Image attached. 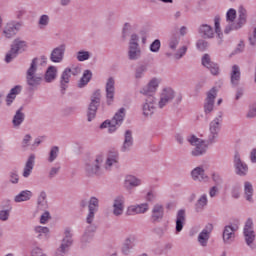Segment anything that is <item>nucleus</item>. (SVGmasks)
Here are the masks:
<instances>
[{
	"label": "nucleus",
	"instance_id": "nucleus-16",
	"mask_svg": "<svg viewBox=\"0 0 256 256\" xmlns=\"http://www.w3.org/2000/svg\"><path fill=\"white\" fill-rule=\"evenodd\" d=\"M239 230L237 225H226L222 233L223 243L225 245H231L235 241V232Z\"/></svg>",
	"mask_w": 256,
	"mask_h": 256
},
{
	"label": "nucleus",
	"instance_id": "nucleus-4",
	"mask_svg": "<svg viewBox=\"0 0 256 256\" xmlns=\"http://www.w3.org/2000/svg\"><path fill=\"white\" fill-rule=\"evenodd\" d=\"M175 101L176 105H179L183 101V94L175 91V89L171 87H165L162 89L160 93V99L158 101L159 109H165L169 103H173Z\"/></svg>",
	"mask_w": 256,
	"mask_h": 256
},
{
	"label": "nucleus",
	"instance_id": "nucleus-57",
	"mask_svg": "<svg viewBox=\"0 0 256 256\" xmlns=\"http://www.w3.org/2000/svg\"><path fill=\"white\" fill-rule=\"evenodd\" d=\"M128 47H139V35L134 33L130 36Z\"/></svg>",
	"mask_w": 256,
	"mask_h": 256
},
{
	"label": "nucleus",
	"instance_id": "nucleus-54",
	"mask_svg": "<svg viewBox=\"0 0 256 256\" xmlns=\"http://www.w3.org/2000/svg\"><path fill=\"white\" fill-rule=\"evenodd\" d=\"M231 195L233 199H239V197H241V186L239 184L232 187Z\"/></svg>",
	"mask_w": 256,
	"mask_h": 256
},
{
	"label": "nucleus",
	"instance_id": "nucleus-47",
	"mask_svg": "<svg viewBox=\"0 0 256 256\" xmlns=\"http://www.w3.org/2000/svg\"><path fill=\"white\" fill-rule=\"evenodd\" d=\"M76 59L80 62L89 61V59H91V52L80 50L76 53Z\"/></svg>",
	"mask_w": 256,
	"mask_h": 256
},
{
	"label": "nucleus",
	"instance_id": "nucleus-44",
	"mask_svg": "<svg viewBox=\"0 0 256 256\" xmlns=\"http://www.w3.org/2000/svg\"><path fill=\"white\" fill-rule=\"evenodd\" d=\"M37 204H38V209H45V207H47V193L45 191L40 192L38 196Z\"/></svg>",
	"mask_w": 256,
	"mask_h": 256
},
{
	"label": "nucleus",
	"instance_id": "nucleus-43",
	"mask_svg": "<svg viewBox=\"0 0 256 256\" xmlns=\"http://www.w3.org/2000/svg\"><path fill=\"white\" fill-rule=\"evenodd\" d=\"M92 77H93V73L91 72V70H85L82 78L80 79L78 87L80 88L85 87V85H87V83L91 81Z\"/></svg>",
	"mask_w": 256,
	"mask_h": 256
},
{
	"label": "nucleus",
	"instance_id": "nucleus-46",
	"mask_svg": "<svg viewBox=\"0 0 256 256\" xmlns=\"http://www.w3.org/2000/svg\"><path fill=\"white\" fill-rule=\"evenodd\" d=\"M214 27H215V33L220 39L219 44H221V39H223V32H221V18H219V16H216L214 18Z\"/></svg>",
	"mask_w": 256,
	"mask_h": 256
},
{
	"label": "nucleus",
	"instance_id": "nucleus-27",
	"mask_svg": "<svg viewBox=\"0 0 256 256\" xmlns=\"http://www.w3.org/2000/svg\"><path fill=\"white\" fill-rule=\"evenodd\" d=\"M198 33L202 39H213L215 37V30L209 24H201L198 27Z\"/></svg>",
	"mask_w": 256,
	"mask_h": 256
},
{
	"label": "nucleus",
	"instance_id": "nucleus-8",
	"mask_svg": "<svg viewBox=\"0 0 256 256\" xmlns=\"http://www.w3.org/2000/svg\"><path fill=\"white\" fill-rule=\"evenodd\" d=\"M221 123H223V112H218L217 116L209 124L208 143H217L219 132L221 131Z\"/></svg>",
	"mask_w": 256,
	"mask_h": 256
},
{
	"label": "nucleus",
	"instance_id": "nucleus-52",
	"mask_svg": "<svg viewBox=\"0 0 256 256\" xmlns=\"http://www.w3.org/2000/svg\"><path fill=\"white\" fill-rule=\"evenodd\" d=\"M35 233L38 237H43V235H49V229L45 226H36L34 228Z\"/></svg>",
	"mask_w": 256,
	"mask_h": 256
},
{
	"label": "nucleus",
	"instance_id": "nucleus-11",
	"mask_svg": "<svg viewBox=\"0 0 256 256\" xmlns=\"http://www.w3.org/2000/svg\"><path fill=\"white\" fill-rule=\"evenodd\" d=\"M73 245V231L71 228H65L64 237L60 247L56 250V256H65L69 253V249Z\"/></svg>",
	"mask_w": 256,
	"mask_h": 256
},
{
	"label": "nucleus",
	"instance_id": "nucleus-14",
	"mask_svg": "<svg viewBox=\"0 0 256 256\" xmlns=\"http://www.w3.org/2000/svg\"><path fill=\"white\" fill-rule=\"evenodd\" d=\"M23 27V22H18V21H11L8 22L2 31L3 37L6 39H13L19 31H21V28Z\"/></svg>",
	"mask_w": 256,
	"mask_h": 256
},
{
	"label": "nucleus",
	"instance_id": "nucleus-23",
	"mask_svg": "<svg viewBox=\"0 0 256 256\" xmlns=\"http://www.w3.org/2000/svg\"><path fill=\"white\" fill-rule=\"evenodd\" d=\"M165 217V208L161 204H155L151 211V221L152 223H161Z\"/></svg>",
	"mask_w": 256,
	"mask_h": 256
},
{
	"label": "nucleus",
	"instance_id": "nucleus-34",
	"mask_svg": "<svg viewBox=\"0 0 256 256\" xmlns=\"http://www.w3.org/2000/svg\"><path fill=\"white\" fill-rule=\"evenodd\" d=\"M141 179L133 175H127L124 179V187L126 189H133V187H140L142 185Z\"/></svg>",
	"mask_w": 256,
	"mask_h": 256
},
{
	"label": "nucleus",
	"instance_id": "nucleus-5",
	"mask_svg": "<svg viewBox=\"0 0 256 256\" xmlns=\"http://www.w3.org/2000/svg\"><path fill=\"white\" fill-rule=\"evenodd\" d=\"M188 143L194 147V149L190 152L192 157H201L207 153V149H209V145H211L208 140L205 141L203 139L198 138L195 135H191L187 137Z\"/></svg>",
	"mask_w": 256,
	"mask_h": 256
},
{
	"label": "nucleus",
	"instance_id": "nucleus-49",
	"mask_svg": "<svg viewBox=\"0 0 256 256\" xmlns=\"http://www.w3.org/2000/svg\"><path fill=\"white\" fill-rule=\"evenodd\" d=\"M49 21H50L49 15L47 14L41 15L38 20L39 29H45L49 25Z\"/></svg>",
	"mask_w": 256,
	"mask_h": 256
},
{
	"label": "nucleus",
	"instance_id": "nucleus-13",
	"mask_svg": "<svg viewBox=\"0 0 256 256\" xmlns=\"http://www.w3.org/2000/svg\"><path fill=\"white\" fill-rule=\"evenodd\" d=\"M103 167L108 172L119 169V152L117 150H110L107 153Z\"/></svg>",
	"mask_w": 256,
	"mask_h": 256
},
{
	"label": "nucleus",
	"instance_id": "nucleus-28",
	"mask_svg": "<svg viewBox=\"0 0 256 256\" xmlns=\"http://www.w3.org/2000/svg\"><path fill=\"white\" fill-rule=\"evenodd\" d=\"M191 177L193 181H199L200 183L203 181H209V176L205 174V169L203 168V166H198L194 168L191 171Z\"/></svg>",
	"mask_w": 256,
	"mask_h": 256
},
{
	"label": "nucleus",
	"instance_id": "nucleus-59",
	"mask_svg": "<svg viewBox=\"0 0 256 256\" xmlns=\"http://www.w3.org/2000/svg\"><path fill=\"white\" fill-rule=\"evenodd\" d=\"M196 47L199 51H205L209 47V42L204 39H200L196 43Z\"/></svg>",
	"mask_w": 256,
	"mask_h": 256
},
{
	"label": "nucleus",
	"instance_id": "nucleus-26",
	"mask_svg": "<svg viewBox=\"0 0 256 256\" xmlns=\"http://www.w3.org/2000/svg\"><path fill=\"white\" fill-rule=\"evenodd\" d=\"M149 211V203L131 205L127 209V215H143Z\"/></svg>",
	"mask_w": 256,
	"mask_h": 256
},
{
	"label": "nucleus",
	"instance_id": "nucleus-64",
	"mask_svg": "<svg viewBox=\"0 0 256 256\" xmlns=\"http://www.w3.org/2000/svg\"><path fill=\"white\" fill-rule=\"evenodd\" d=\"M247 117L248 119H253V117H256V106H254L253 104L250 106Z\"/></svg>",
	"mask_w": 256,
	"mask_h": 256
},
{
	"label": "nucleus",
	"instance_id": "nucleus-50",
	"mask_svg": "<svg viewBox=\"0 0 256 256\" xmlns=\"http://www.w3.org/2000/svg\"><path fill=\"white\" fill-rule=\"evenodd\" d=\"M211 179L216 187H221V185H223V177H221V174L212 172Z\"/></svg>",
	"mask_w": 256,
	"mask_h": 256
},
{
	"label": "nucleus",
	"instance_id": "nucleus-25",
	"mask_svg": "<svg viewBox=\"0 0 256 256\" xmlns=\"http://www.w3.org/2000/svg\"><path fill=\"white\" fill-rule=\"evenodd\" d=\"M112 207L113 216L121 217V215H123V212L125 211V199L123 198V196L116 197L114 199Z\"/></svg>",
	"mask_w": 256,
	"mask_h": 256
},
{
	"label": "nucleus",
	"instance_id": "nucleus-20",
	"mask_svg": "<svg viewBox=\"0 0 256 256\" xmlns=\"http://www.w3.org/2000/svg\"><path fill=\"white\" fill-rule=\"evenodd\" d=\"M215 99H217V89L212 88L208 93L204 102V112L206 115L212 113L215 107Z\"/></svg>",
	"mask_w": 256,
	"mask_h": 256
},
{
	"label": "nucleus",
	"instance_id": "nucleus-33",
	"mask_svg": "<svg viewBox=\"0 0 256 256\" xmlns=\"http://www.w3.org/2000/svg\"><path fill=\"white\" fill-rule=\"evenodd\" d=\"M71 80V68H65V70L62 72L60 77V87L61 92L65 93L67 90V84H69V81Z\"/></svg>",
	"mask_w": 256,
	"mask_h": 256
},
{
	"label": "nucleus",
	"instance_id": "nucleus-37",
	"mask_svg": "<svg viewBox=\"0 0 256 256\" xmlns=\"http://www.w3.org/2000/svg\"><path fill=\"white\" fill-rule=\"evenodd\" d=\"M207 205H209V199L207 198V194L200 195L198 200L195 203L196 213H201L202 211H204Z\"/></svg>",
	"mask_w": 256,
	"mask_h": 256
},
{
	"label": "nucleus",
	"instance_id": "nucleus-56",
	"mask_svg": "<svg viewBox=\"0 0 256 256\" xmlns=\"http://www.w3.org/2000/svg\"><path fill=\"white\" fill-rule=\"evenodd\" d=\"M9 181L10 183H12V185H17V183H19V174L17 173V171L12 170L9 173Z\"/></svg>",
	"mask_w": 256,
	"mask_h": 256
},
{
	"label": "nucleus",
	"instance_id": "nucleus-22",
	"mask_svg": "<svg viewBox=\"0 0 256 256\" xmlns=\"http://www.w3.org/2000/svg\"><path fill=\"white\" fill-rule=\"evenodd\" d=\"M106 103L107 105H113V101H115V79L110 77L106 82Z\"/></svg>",
	"mask_w": 256,
	"mask_h": 256
},
{
	"label": "nucleus",
	"instance_id": "nucleus-60",
	"mask_svg": "<svg viewBox=\"0 0 256 256\" xmlns=\"http://www.w3.org/2000/svg\"><path fill=\"white\" fill-rule=\"evenodd\" d=\"M9 215H11V208L7 210L0 211V221H8Z\"/></svg>",
	"mask_w": 256,
	"mask_h": 256
},
{
	"label": "nucleus",
	"instance_id": "nucleus-32",
	"mask_svg": "<svg viewBox=\"0 0 256 256\" xmlns=\"http://www.w3.org/2000/svg\"><path fill=\"white\" fill-rule=\"evenodd\" d=\"M230 81L233 87H237L239 85V81H241V68L239 65H233L230 73Z\"/></svg>",
	"mask_w": 256,
	"mask_h": 256
},
{
	"label": "nucleus",
	"instance_id": "nucleus-15",
	"mask_svg": "<svg viewBox=\"0 0 256 256\" xmlns=\"http://www.w3.org/2000/svg\"><path fill=\"white\" fill-rule=\"evenodd\" d=\"M159 83H161L159 78H152L147 85L140 89V95H144V97L147 98L155 97V93H157V89L159 88Z\"/></svg>",
	"mask_w": 256,
	"mask_h": 256
},
{
	"label": "nucleus",
	"instance_id": "nucleus-31",
	"mask_svg": "<svg viewBox=\"0 0 256 256\" xmlns=\"http://www.w3.org/2000/svg\"><path fill=\"white\" fill-rule=\"evenodd\" d=\"M133 247H135V236L130 235V236L126 237V239L124 240V242L122 244L121 251H122L123 255H130Z\"/></svg>",
	"mask_w": 256,
	"mask_h": 256
},
{
	"label": "nucleus",
	"instance_id": "nucleus-58",
	"mask_svg": "<svg viewBox=\"0 0 256 256\" xmlns=\"http://www.w3.org/2000/svg\"><path fill=\"white\" fill-rule=\"evenodd\" d=\"M60 171H61V166L51 167L50 171L48 172V179H55V176L59 175Z\"/></svg>",
	"mask_w": 256,
	"mask_h": 256
},
{
	"label": "nucleus",
	"instance_id": "nucleus-7",
	"mask_svg": "<svg viewBox=\"0 0 256 256\" xmlns=\"http://www.w3.org/2000/svg\"><path fill=\"white\" fill-rule=\"evenodd\" d=\"M125 119V108H120L118 112L115 113L112 120H106L100 125V129H107L109 133H115L117 127H121Z\"/></svg>",
	"mask_w": 256,
	"mask_h": 256
},
{
	"label": "nucleus",
	"instance_id": "nucleus-21",
	"mask_svg": "<svg viewBox=\"0 0 256 256\" xmlns=\"http://www.w3.org/2000/svg\"><path fill=\"white\" fill-rule=\"evenodd\" d=\"M213 232V224H207L198 235V243L200 247H207L211 233Z\"/></svg>",
	"mask_w": 256,
	"mask_h": 256
},
{
	"label": "nucleus",
	"instance_id": "nucleus-51",
	"mask_svg": "<svg viewBox=\"0 0 256 256\" xmlns=\"http://www.w3.org/2000/svg\"><path fill=\"white\" fill-rule=\"evenodd\" d=\"M187 46H182L180 47L174 54V59H176V61H179L180 59H183V57H185V55L187 54Z\"/></svg>",
	"mask_w": 256,
	"mask_h": 256
},
{
	"label": "nucleus",
	"instance_id": "nucleus-10",
	"mask_svg": "<svg viewBox=\"0 0 256 256\" xmlns=\"http://www.w3.org/2000/svg\"><path fill=\"white\" fill-rule=\"evenodd\" d=\"M244 241L248 247L254 249V243L256 239L255 234V224L253 223V218H248L244 224L243 228Z\"/></svg>",
	"mask_w": 256,
	"mask_h": 256
},
{
	"label": "nucleus",
	"instance_id": "nucleus-24",
	"mask_svg": "<svg viewBox=\"0 0 256 256\" xmlns=\"http://www.w3.org/2000/svg\"><path fill=\"white\" fill-rule=\"evenodd\" d=\"M202 65L209 69L212 75H219V64L211 61V56L209 54H204L202 57Z\"/></svg>",
	"mask_w": 256,
	"mask_h": 256
},
{
	"label": "nucleus",
	"instance_id": "nucleus-42",
	"mask_svg": "<svg viewBox=\"0 0 256 256\" xmlns=\"http://www.w3.org/2000/svg\"><path fill=\"white\" fill-rule=\"evenodd\" d=\"M33 197V192L29 190H23L18 195L15 196V203H23V201H29Z\"/></svg>",
	"mask_w": 256,
	"mask_h": 256
},
{
	"label": "nucleus",
	"instance_id": "nucleus-53",
	"mask_svg": "<svg viewBox=\"0 0 256 256\" xmlns=\"http://www.w3.org/2000/svg\"><path fill=\"white\" fill-rule=\"evenodd\" d=\"M133 31V25L129 22H126L124 24L123 30H122V37L123 39H126V37Z\"/></svg>",
	"mask_w": 256,
	"mask_h": 256
},
{
	"label": "nucleus",
	"instance_id": "nucleus-62",
	"mask_svg": "<svg viewBox=\"0 0 256 256\" xmlns=\"http://www.w3.org/2000/svg\"><path fill=\"white\" fill-rule=\"evenodd\" d=\"M29 143H31V135L26 134L22 140V148L27 149Z\"/></svg>",
	"mask_w": 256,
	"mask_h": 256
},
{
	"label": "nucleus",
	"instance_id": "nucleus-55",
	"mask_svg": "<svg viewBox=\"0 0 256 256\" xmlns=\"http://www.w3.org/2000/svg\"><path fill=\"white\" fill-rule=\"evenodd\" d=\"M159 49H161V40L156 39L150 45V51L152 53H159Z\"/></svg>",
	"mask_w": 256,
	"mask_h": 256
},
{
	"label": "nucleus",
	"instance_id": "nucleus-17",
	"mask_svg": "<svg viewBox=\"0 0 256 256\" xmlns=\"http://www.w3.org/2000/svg\"><path fill=\"white\" fill-rule=\"evenodd\" d=\"M234 167L236 171V175L240 177H245L247 173H249V166L243 160H241V155L239 152H236L234 155Z\"/></svg>",
	"mask_w": 256,
	"mask_h": 256
},
{
	"label": "nucleus",
	"instance_id": "nucleus-63",
	"mask_svg": "<svg viewBox=\"0 0 256 256\" xmlns=\"http://www.w3.org/2000/svg\"><path fill=\"white\" fill-rule=\"evenodd\" d=\"M165 231L166 229L163 227H155L153 229V233H155V235H158V237H163V235H165Z\"/></svg>",
	"mask_w": 256,
	"mask_h": 256
},
{
	"label": "nucleus",
	"instance_id": "nucleus-3",
	"mask_svg": "<svg viewBox=\"0 0 256 256\" xmlns=\"http://www.w3.org/2000/svg\"><path fill=\"white\" fill-rule=\"evenodd\" d=\"M238 19H237V11L233 8H230L226 13V21L229 23L225 29L224 33L226 35H229L231 31H237L247 23V10L243 8V6L239 7L238 10ZM235 19H237V22H235Z\"/></svg>",
	"mask_w": 256,
	"mask_h": 256
},
{
	"label": "nucleus",
	"instance_id": "nucleus-19",
	"mask_svg": "<svg viewBox=\"0 0 256 256\" xmlns=\"http://www.w3.org/2000/svg\"><path fill=\"white\" fill-rule=\"evenodd\" d=\"M156 105L157 101L155 97L146 98L142 105V113L144 117H151L155 113V110L157 109Z\"/></svg>",
	"mask_w": 256,
	"mask_h": 256
},
{
	"label": "nucleus",
	"instance_id": "nucleus-1",
	"mask_svg": "<svg viewBox=\"0 0 256 256\" xmlns=\"http://www.w3.org/2000/svg\"><path fill=\"white\" fill-rule=\"evenodd\" d=\"M43 77L46 83H53L57 78V67L49 66L45 75H43V73L39 72V58H33L26 71V83L30 91L39 89V85L43 83Z\"/></svg>",
	"mask_w": 256,
	"mask_h": 256
},
{
	"label": "nucleus",
	"instance_id": "nucleus-2",
	"mask_svg": "<svg viewBox=\"0 0 256 256\" xmlns=\"http://www.w3.org/2000/svg\"><path fill=\"white\" fill-rule=\"evenodd\" d=\"M99 211V199L97 197H91L88 202V214L86 216L87 227L84 230L80 238V247L85 249L93 243L95 232L97 231V225L93 224L95 221V213Z\"/></svg>",
	"mask_w": 256,
	"mask_h": 256
},
{
	"label": "nucleus",
	"instance_id": "nucleus-61",
	"mask_svg": "<svg viewBox=\"0 0 256 256\" xmlns=\"http://www.w3.org/2000/svg\"><path fill=\"white\" fill-rule=\"evenodd\" d=\"M49 219H51V214L49 213V211H45L40 217V223L42 225H45V223H47Z\"/></svg>",
	"mask_w": 256,
	"mask_h": 256
},
{
	"label": "nucleus",
	"instance_id": "nucleus-40",
	"mask_svg": "<svg viewBox=\"0 0 256 256\" xmlns=\"http://www.w3.org/2000/svg\"><path fill=\"white\" fill-rule=\"evenodd\" d=\"M179 43H181V36L177 33L171 34L168 39V47L171 51H177V47H179Z\"/></svg>",
	"mask_w": 256,
	"mask_h": 256
},
{
	"label": "nucleus",
	"instance_id": "nucleus-30",
	"mask_svg": "<svg viewBox=\"0 0 256 256\" xmlns=\"http://www.w3.org/2000/svg\"><path fill=\"white\" fill-rule=\"evenodd\" d=\"M133 147V132L131 130H126L124 134V142L121 147V152L126 153V151H131Z\"/></svg>",
	"mask_w": 256,
	"mask_h": 256
},
{
	"label": "nucleus",
	"instance_id": "nucleus-6",
	"mask_svg": "<svg viewBox=\"0 0 256 256\" xmlns=\"http://www.w3.org/2000/svg\"><path fill=\"white\" fill-rule=\"evenodd\" d=\"M103 161H105V157L102 154H98L94 159L86 161L84 164V171L87 177H95V175H99Z\"/></svg>",
	"mask_w": 256,
	"mask_h": 256
},
{
	"label": "nucleus",
	"instance_id": "nucleus-9",
	"mask_svg": "<svg viewBox=\"0 0 256 256\" xmlns=\"http://www.w3.org/2000/svg\"><path fill=\"white\" fill-rule=\"evenodd\" d=\"M101 105V90H96L90 97V104L87 109V121L91 123L97 117V110Z\"/></svg>",
	"mask_w": 256,
	"mask_h": 256
},
{
	"label": "nucleus",
	"instance_id": "nucleus-12",
	"mask_svg": "<svg viewBox=\"0 0 256 256\" xmlns=\"http://www.w3.org/2000/svg\"><path fill=\"white\" fill-rule=\"evenodd\" d=\"M25 47H27V42L17 38L13 41L11 45L10 51L6 54L5 61L6 63H11L19 53L25 51Z\"/></svg>",
	"mask_w": 256,
	"mask_h": 256
},
{
	"label": "nucleus",
	"instance_id": "nucleus-35",
	"mask_svg": "<svg viewBox=\"0 0 256 256\" xmlns=\"http://www.w3.org/2000/svg\"><path fill=\"white\" fill-rule=\"evenodd\" d=\"M33 167H35V154H31L26 161V164L24 166V170L22 173L25 179H27V177H29L31 173H33Z\"/></svg>",
	"mask_w": 256,
	"mask_h": 256
},
{
	"label": "nucleus",
	"instance_id": "nucleus-41",
	"mask_svg": "<svg viewBox=\"0 0 256 256\" xmlns=\"http://www.w3.org/2000/svg\"><path fill=\"white\" fill-rule=\"evenodd\" d=\"M244 197L248 203H253V184L251 182H244Z\"/></svg>",
	"mask_w": 256,
	"mask_h": 256
},
{
	"label": "nucleus",
	"instance_id": "nucleus-39",
	"mask_svg": "<svg viewBox=\"0 0 256 256\" xmlns=\"http://www.w3.org/2000/svg\"><path fill=\"white\" fill-rule=\"evenodd\" d=\"M23 121H25V113H23V107H21L16 111L13 117L12 125L17 129L21 127V124L23 123Z\"/></svg>",
	"mask_w": 256,
	"mask_h": 256
},
{
	"label": "nucleus",
	"instance_id": "nucleus-29",
	"mask_svg": "<svg viewBox=\"0 0 256 256\" xmlns=\"http://www.w3.org/2000/svg\"><path fill=\"white\" fill-rule=\"evenodd\" d=\"M23 87L20 85H16L14 88L10 90V92L6 96V106L11 107L15 99H17V95H19L22 91Z\"/></svg>",
	"mask_w": 256,
	"mask_h": 256
},
{
	"label": "nucleus",
	"instance_id": "nucleus-48",
	"mask_svg": "<svg viewBox=\"0 0 256 256\" xmlns=\"http://www.w3.org/2000/svg\"><path fill=\"white\" fill-rule=\"evenodd\" d=\"M57 157H59V148L57 146H53L48 154V163H53Z\"/></svg>",
	"mask_w": 256,
	"mask_h": 256
},
{
	"label": "nucleus",
	"instance_id": "nucleus-18",
	"mask_svg": "<svg viewBox=\"0 0 256 256\" xmlns=\"http://www.w3.org/2000/svg\"><path fill=\"white\" fill-rule=\"evenodd\" d=\"M65 51H67L66 44H60L59 46L55 47L50 54V61L52 63H61L63 59H65Z\"/></svg>",
	"mask_w": 256,
	"mask_h": 256
},
{
	"label": "nucleus",
	"instance_id": "nucleus-45",
	"mask_svg": "<svg viewBox=\"0 0 256 256\" xmlns=\"http://www.w3.org/2000/svg\"><path fill=\"white\" fill-rule=\"evenodd\" d=\"M147 69V64L139 65L135 70V79H143V77H145V73H147Z\"/></svg>",
	"mask_w": 256,
	"mask_h": 256
},
{
	"label": "nucleus",
	"instance_id": "nucleus-38",
	"mask_svg": "<svg viewBox=\"0 0 256 256\" xmlns=\"http://www.w3.org/2000/svg\"><path fill=\"white\" fill-rule=\"evenodd\" d=\"M185 210H179L176 215V233H181L185 225Z\"/></svg>",
	"mask_w": 256,
	"mask_h": 256
},
{
	"label": "nucleus",
	"instance_id": "nucleus-36",
	"mask_svg": "<svg viewBox=\"0 0 256 256\" xmlns=\"http://www.w3.org/2000/svg\"><path fill=\"white\" fill-rule=\"evenodd\" d=\"M140 46H128V59L129 61H139L141 59Z\"/></svg>",
	"mask_w": 256,
	"mask_h": 256
}]
</instances>
